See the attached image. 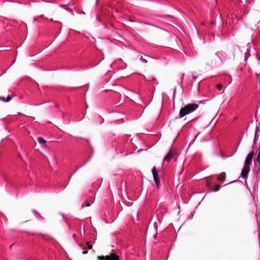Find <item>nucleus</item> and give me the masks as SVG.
Returning <instances> with one entry per match:
<instances>
[{"label": "nucleus", "mask_w": 260, "mask_h": 260, "mask_svg": "<svg viewBox=\"0 0 260 260\" xmlns=\"http://www.w3.org/2000/svg\"><path fill=\"white\" fill-rule=\"evenodd\" d=\"M217 87L219 90H220L222 89V86L221 84H219L217 85Z\"/></svg>", "instance_id": "13"}, {"label": "nucleus", "mask_w": 260, "mask_h": 260, "mask_svg": "<svg viewBox=\"0 0 260 260\" xmlns=\"http://www.w3.org/2000/svg\"><path fill=\"white\" fill-rule=\"evenodd\" d=\"M256 138H255V139H254V143H256Z\"/></svg>", "instance_id": "17"}, {"label": "nucleus", "mask_w": 260, "mask_h": 260, "mask_svg": "<svg viewBox=\"0 0 260 260\" xmlns=\"http://www.w3.org/2000/svg\"><path fill=\"white\" fill-rule=\"evenodd\" d=\"M253 154H254V152L252 151V152H250L247 155V157H246L245 161V165L250 166V165L251 163V161H252V159Z\"/></svg>", "instance_id": "5"}, {"label": "nucleus", "mask_w": 260, "mask_h": 260, "mask_svg": "<svg viewBox=\"0 0 260 260\" xmlns=\"http://www.w3.org/2000/svg\"><path fill=\"white\" fill-rule=\"evenodd\" d=\"M198 107V105L196 104H189L186 105L185 107L180 109L179 113L180 117L181 118L183 117L190 113L193 112Z\"/></svg>", "instance_id": "1"}, {"label": "nucleus", "mask_w": 260, "mask_h": 260, "mask_svg": "<svg viewBox=\"0 0 260 260\" xmlns=\"http://www.w3.org/2000/svg\"><path fill=\"white\" fill-rule=\"evenodd\" d=\"M225 177H226V174L224 172H222L218 176V179L219 180V181H223L225 178Z\"/></svg>", "instance_id": "7"}, {"label": "nucleus", "mask_w": 260, "mask_h": 260, "mask_svg": "<svg viewBox=\"0 0 260 260\" xmlns=\"http://www.w3.org/2000/svg\"><path fill=\"white\" fill-rule=\"evenodd\" d=\"M174 157V153L171 151L169 152L168 154L165 157L164 160L169 161L172 159Z\"/></svg>", "instance_id": "6"}, {"label": "nucleus", "mask_w": 260, "mask_h": 260, "mask_svg": "<svg viewBox=\"0 0 260 260\" xmlns=\"http://www.w3.org/2000/svg\"><path fill=\"white\" fill-rule=\"evenodd\" d=\"M88 248L90 249L91 248V245H89L88 244Z\"/></svg>", "instance_id": "15"}, {"label": "nucleus", "mask_w": 260, "mask_h": 260, "mask_svg": "<svg viewBox=\"0 0 260 260\" xmlns=\"http://www.w3.org/2000/svg\"><path fill=\"white\" fill-rule=\"evenodd\" d=\"M37 141L40 144L44 145L45 143V141L41 137L38 138Z\"/></svg>", "instance_id": "9"}, {"label": "nucleus", "mask_w": 260, "mask_h": 260, "mask_svg": "<svg viewBox=\"0 0 260 260\" xmlns=\"http://www.w3.org/2000/svg\"><path fill=\"white\" fill-rule=\"evenodd\" d=\"M192 77L193 79H196L197 77H198V75L197 73H192Z\"/></svg>", "instance_id": "12"}, {"label": "nucleus", "mask_w": 260, "mask_h": 260, "mask_svg": "<svg viewBox=\"0 0 260 260\" xmlns=\"http://www.w3.org/2000/svg\"><path fill=\"white\" fill-rule=\"evenodd\" d=\"M119 256L114 253H111L109 255L106 256H99L98 259L100 260H119Z\"/></svg>", "instance_id": "2"}, {"label": "nucleus", "mask_w": 260, "mask_h": 260, "mask_svg": "<svg viewBox=\"0 0 260 260\" xmlns=\"http://www.w3.org/2000/svg\"><path fill=\"white\" fill-rule=\"evenodd\" d=\"M11 100V98L10 96H8L7 99L5 100L4 97L0 96V101H2L5 102H8Z\"/></svg>", "instance_id": "8"}, {"label": "nucleus", "mask_w": 260, "mask_h": 260, "mask_svg": "<svg viewBox=\"0 0 260 260\" xmlns=\"http://www.w3.org/2000/svg\"><path fill=\"white\" fill-rule=\"evenodd\" d=\"M249 171H250V166L245 164L244 166L241 171V177L244 179L247 178Z\"/></svg>", "instance_id": "4"}, {"label": "nucleus", "mask_w": 260, "mask_h": 260, "mask_svg": "<svg viewBox=\"0 0 260 260\" xmlns=\"http://www.w3.org/2000/svg\"><path fill=\"white\" fill-rule=\"evenodd\" d=\"M220 189V186L218 185H215V188L214 189V191H218Z\"/></svg>", "instance_id": "11"}, {"label": "nucleus", "mask_w": 260, "mask_h": 260, "mask_svg": "<svg viewBox=\"0 0 260 260\" xmlns=\"http://www.w3.org/2000/svg\"><path fill=\"white\" fill-rule=\"evenodd\" d=\"M82 253H83V254H85V253H87V251H83V252H82Z\"/></svg>", "instance_id": "16"}, {"label": "nucleus", "mask_w": 260, "mask_h": 260, "mask_svg": "<svg viewBox=\"0 0 260 260\" xmlns=\"http://www.w3.org/2000/svg\"><path fill=\"white\" fill-rule=\"evenodd\" d=\"M141 59L144 62V63H146L147 62V60L144 58H143L142 57H141Z\"/></svg>", "instance_id": "14"}, {"label": "nucleus", "mask_w": 260, "mask_h": 260, "mask_svg": "<svg viewBox=\"0 0 260 260\" xmlns=\"http://www.w3.org/2000/svg\"><path fill=\"white\" fill-rule=\"evenodd\" d=\"M256 160L257 162H258L260 163V149H259L258 155L257 156V157L256 158Z\"/></svg>", "instance_id": "10"}, {"label": "nucleus", "mask_w": 260, "mask_h": 260, "mask_svg": "<svg viewBox=\"0 0 260 260\" xmlns=\"http://www.w3.org/2000/svg\"><path fill=\"white\" fill-rule=\"evenodd\" d=\"M152 173L154 182H155L156 186H157V187H158L160 185V181H159V177L158 175V173L156 171V169L155 167L153 168V169L152 170Z\"/></svg>", "instance_id": "3"}]
</instances>
